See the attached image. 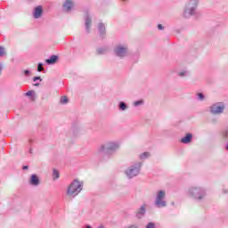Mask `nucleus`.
Returning <instances> with one entry per match:
<instances>
[{
  "label": "nucleus",
  "instance_id": "nucleus-1",
  "mask_svg": "<svg viewBox=\"0 0 228 228\" xmlns=\"http://www.w3.org/2000/svg\"><path fill=\"white\" fill-rule=\"evenodd\" d=\"M81 183L79 181L75 180L73 183L69 186L67 191V195L69 197H76L81 191Z\"/></svg>",
  "mask_w": 228,
  "mask_h": 228
},
{
  "label": "nucleus",
  "instance_id": "nucleus-2",
  "mask_svg": "<svg viewBox=\"0 0 228 228\" xmlns=\"http://www.w3.org/2000/svg\"><path fill=\"white\" fill-rule=\"evenodd\" d=\"M118 147V143L117 142H108L106 145L102 144L99 148V152H104L105 154H109L113 151H117Z\"/></svg>",
  "mask_w": 228,
  "mask_h": 228
},
{
  "label": "nucleus",
  "instance_id": "nucleus-3",
  "mask_svg": "<svg viewBox=\"0 0 228 228\" xmlns=\"http://www.w3.org/2000/svg\"><path fill=\"white\" fill-rule=\"evenodd\" d=\"M163 199H165V191H159L157 192V199L155 201V204L158 208H165V206H167V201L163 200Z\"/></svg>",
  "mask_w": 228,
  "mask_h": 228
},
{
  "label": "nucleus",
  "instance_id": "nucleus-4",
  "mask_svg": "<svg viewBox=\"0 0 228 228\" xmlns=\"http://www.w3.org/2000/svg\"><path fill=\"white\" fill-rule=\"evenodd\" d=\"M189 193L195 199H202V197L206 195L204 190L197 187H191L189 191Z\"/></svg>",
  "mask_w": 228,
  "mask_h": 228
},
{
  "label": "nucleus",
  "instance_id": "nucleus-5",
  "mask_svg": "<svg viewBox=\"0 0 228 228\" xmlns=\"http://www.w3.org/2000/svg\"><path fill=\"white\" fill-rule=\"evenodd\" d=\"M224 109L225 106L224 105V103H216L210 108V111L211 113L216 115L218 113H222Z\"/></svg>",
  "mask_w": 228,
  "mask_h": 228
},
{
  "label": "nucleus",
  "instance_id": "nucleus-6",
  "mask_svg": "<svg viewBox=\"0 0 228 228\" xmlns=\"http://www.w3.org/2000/svg\"><path fill=\"white\" fill-rule=\"evenodd\" d=\"M137 174H140V166L138 167H132L129 170L126 171V175L130 177H135Z\"/></svg>",
  "mask_w": 228,
  "mask_h": 228
},
{
  "label": "nucleus",
  "instance_id": "nucleus-7",
  "mask_svg": "<svg viewBox=\"0 0 228 228\" xmlns=\"http://www.w3.org/2000/svg\"><path fill=\"white\" fill-rule=\"evenodd\" d=\"M115 53L117 56H119L122 58L127 54V48L120 45L117 46L115 49Z\"/></svg>",
  "mask_w": 228,
  "mask_h": 228
},
{
  "label": "nucleus",
  "instance_id": "nucleus-8",
  "mask_svg": "<svg viewBox=\"0 0 228 228\" xmlns=\"http://www.w3.org/2000/svg\"><path fill=\"white\" fill-rule=\"evenodd\" d=\"M29 183L32 186H38L40 184V179L37 175H32Z\"/></svg>",
  "mask_w": 228,
  "mask_h": 228
},
{
  "label": "nucleus",
  "instance_id": "nucleus-9",
  "mask_svg": "<svg viewBox=\"0 0 228 228\" xmlns=\"http://www.w3.org/2000/svg\"><path fill=\"white\" fill-rule=\"evenodd\" d=\"M72 6H73L72 0H67L63 4L64 12H70V10H72Z\"/></svg>",
  "mask_w": 228,
  "mask_h": 228
},
{
  "label": "nucleus",
  "instance_id": "nucleus-10",
  "mask_svg": "<svg viewBox=\"0 0 228 228\" xmlns=\"http://www.w3.org/2000/svg\"><path fill=\"white\" fill-rule=\"evenodd\" d=\"M42 6L39 5L37 7L35 8V12H34V17L35 19H40V17H42Z\"/></svg>",
  "mask_w": 228,
  "mask_h": 228
},
{
  "label": "nucleus",
  "instance_id": "nucleus-11",
  "mask_svg": "<svg viewBox=\"0 0 228 228\" xmlns=\"http://www.w3.org/2000/svg\"><path fill=\"white\" fill-rule=\"evenodd\" d=\"M193 135L191 134H187L183 138L181 139L182 143H190L191 142Z\"/></svg>",
  "mask_w": 228,
  "mask_h": 228
},
{
  "label": "nucleus",
  "instance_id": "nucleus-12",
  "mask_svg": "<svg viewBox=\"0 0 228 228\" xmlns=\"http://www.w3.org/2000/svg\"><path fill=\"white\" fill-rule=\"evenodd\" d=\"M57 60H58V56L52 55L50 59H47L45 61L46 63H48V65H53V63H56Z\"/></svg>",
  "mask_w": 228,
  "mask_h": 228
},
{
  "label": "nucleus",
  "instance_id": "nucleus-13",
  "mask_svg": "<svg viewBox=\"0 0 228 228\" xmlns=\"http://www.w3.org/2000/svg\"><path fill=\"white\" fill-rule=\"evenodd\" d=\"M92 24V19L86 18V28L87 31H90V25Z\"/></svg>",
  "mask_w": 228,
  "mask_h": 228
},
{
  "label": "nucleus",
  "instance_id": "nucleus-14",
  "mask_svg": "<svg viewBox=\"0 0 228 228\" xmlns=\"http://www.w3.org/2000/svg\"><path fill=\"white\" fill-rule=\"evenodd\" d=\"M98 28H99L100 33H102V35L106 33V27H104V24L100 23Z\"/></svg>",
  "mask_w": 228,
  "mask_h": 228
},
{
  "label": "nucleus",
  "instance_id": "nucleus-15",
  "mask_svg": "<svg viewBox=\"0 0 228 228\" xmlns=\"http://www.w3.org/2000/svg\"><path fill=\"white\" fill-rule=\"evenodd\" d=\"M140 215H145V206L141 207L140 210L137 213L138 218H140Z\"/></svg>",
  "mask_w": 228,
  "mask_h": 228
},
{
  "label": "nucleus",
  "instance_id": "nucleus-16",
  "mask_svg": "<svg viewBox=\"0 0 228 228\" xmlns=\"http://www.w3.org/2000/svg\"><path fill=\"white\" fill-rule=\"evenodd\" d=\"M69 102V98L67 96H62L61 98V104H67Z\"/></svg>",
  "mask_w": 228,
  "mask_h": 228
},
{
  "label": "nucleus",
  "instance_id": "nucleus-17",
  "mask_svg": "<svg viewBox=\"0 0 228 228\" xmlns=\"http://www.w3.org/2000/svg\"><path fill=\"white\" fill-rule=\"evenodd\" d=\"M53 179H58L60 177V172H58L56 169H53Z\"/></svg>",
  "mask_w": 228,
  "mask_h": 228
},
{
  "label": "nucleus",
  "instance_id": "nucleus-18",
  "mask_svg": "<svg viewBox=\"0 0 228 228\" xmlns=\"http://www.w3.org/2000/svg\"><path fill=\"white\" fill-rule=\"evenodd\" d=\"M149 156H151V154L149 152H144L140 155V158H141V159H145V158H149Z\"/></svg>",
  "mask_w": 228,
  "mask_h": 228
},
{
  "label": "nucleus",
  "instance_id": "nucleus-19",
  "mask_svg": "<svg viewBox=\"0 0 228 228\" xmlns=\"http://www.w3.org/2000/svg\"><path fill=\"white\" fill-rule=\"evenodd\" d=\"M44 70V66L42 63H39L38 66H37V71L38 72H43Z\"/></svg>",
  "mask_w": 228,
  "mask_h": 228
},
{
  "label": "nucleus",
  "instance_id": "nucleus-20",
  "mask_svg": "<svg viewBox=\"0 0 228 228\" xmlns=\"http://www.w3.org/2000/svg\"><path fill=\"white\" fill-rule=\"evenodd\" d=\"M4 54H6V53L4 52V47L0 46V56H4Z\"/></svg>",
  "mask_w": 228,
  "mask_h": 228
},
{
  "label": "nucleus",
  "instance_id": "nucleus-21",
  "mask_svg": "<svg viewBox=\"0 0 228 228\" xmlns=\"http://www.w3.org/2000/svg\"><path fill=\"white\" fill-rule=\"evenodd\" d=\"M119 108H120V110H126L127 108V105H126V103H124V102H121L119 104Z\"/></svg>",
  "mask_w": 228,
  "mask_h": 228
},
{
  "label": "nucleus",
  "instance_id": "nucleus-22",
  "mask_svg": "<svg viewBox=\"0 0 228 228\" xmlns=\"http://www.w3.org/2000/svg\"><path fill=\"white\" fill-rule=\"evenodd\" d=\"M146 228H156V224H154V223H149Z\"/></svg>",
  "mask_w": 228,
  "mask_h": 228
},
{
  "label": "nucleus",
  "instance_id": "nucleus-23",
  "mask_svg": "<svg viewBox=\"0 0 228 228\" xmlns=\"http://www.w3.org/2000/svg\"><path fill=\"white\" fill-rule=\"evenodd\" d=\"M198 97L202 101L204 99V94H202V93H199Z\"/></svg>",
  "mask_w": 228,
  "mask_h": 228
},
{
  "label": "nucleus",
  "instance_id": "nucleus-24",
  "mask_svg": "<svg viewBox=\"0 0 228 228\" xmlns=\"http://www.w3.org/2000/svg\"><path fill=\"white\" fill-rule=\"evenodd\" d=\"M26 95H27L28 97H31V95H33V91H28V92H27V93H26Z\"/></svg>",
  "mask_w": 228,
  "mask_h": 228
},
{
  "label": "nucleus",
  "instance_id": "nucleus-25",
  "mask_svg": "<svg viewBox=\"0 0 228 228\" xmlns=\"http://www.w3.org/2000/svg\"><path fill=\"white\" fill-rule=\"evenodd\" d=\"M143 102L142 101H137L134 102V106H140Z\"/></svg>",
  "mask_w": 228,
  "mask_h": 228
},
{
  "label": "nucleus",
  "instance_id": "nucleus-26",
  "mask_svg": "<svg viewBox=\"0 0 228 228\" xmlns=\"http://www.w3.org/2000/svg\"><path fill=\"white\" fill-rule=\"evenodd\" d=\"M38 79L39 81H42V78H40V77H35L33 81L36 82V81H38Z\"/></svg>",
  "mask_w": 228,
  "mask_h": 228
},
{
  "label": "nucleus",
  "instance_id": "nucleus-27",
  "mask_svg": "<svg viewBox=\"0 0 228 228\" xmlns=\"http://www.w3.org/2000/svg\"><path fill=\"white\" fill-rule=\"evenodd\" d=\"M195 11V9H193V8H191V10H190V15H193V12Z\"/></svg>",
  "mask_w": 228,
  "mask_h": 228
},
{
  "label": "nucleus",
  "instance_id": "nucleus-28",
  "mask_svg": "<svg viewBox=\"0 0 228 228\" xmlns=\"http://www.w3.org/2000/svg\"><path fill=\"white\" fill-rule=\"evenodd\" d=\"M158 28H159V29H163V25L159 24V25H158Z\"/></svg>",
  "mask_w": 228,
  "mask_h": 228
},
{
  "label": "nucleus",
  "instance_id": "nucleus-29",
  "mask_svg": "<svg viewBox=\"0 0 228 228\" xmlns=\"http://www.w3.org/2000/svg\"><path fill=\"white\" fill-rule=\"evenodd\" d=\"M179 76H186V72H181V73H179Z\"/></svg>",
  "mask_w": 228,
  "mask_h": 228
},
{
  "label": "nucleus",
  "instance_id": "nucleus-30",
  "mask_svg": "<svg viewBox=\"0 0 228 228\" xmlns=\"http://www.w3.org/2000/svg\"><path fill=\"white\" fill-rule=\"evenodd\" d=\"M24 74H25L26 76H28V74H29V70H25V71H24Z\"/></svg>",
  "mask_w": 228,
  "mask_h": 228
},
{
  "label": "nucleus",
  "instance_id": "nucleus-31",
  "mask_svg": "<svg viewBox=\"0 0 228 228\" xmlns=\"http://www.w3.org/2000/svg\"><path fill=\"white\" fill-rule=\"evenodd\" d=\"M22 169H23V170H28V166H23V167H22Z\"/></svg>",
  "mask_w": 228,
  "mask_h": 228
},
{
  "label": "nucleus",
  "instance_id": "nucleus-32",
  "mask_svg": "<svg viewBox=\"0 0 228 228\" xmlns=\"http://www.w3.org/2000/svg\"><path fill=\"white\" fill-rule=\"evenodd\" d=\"M1 70H3V68L0 66V74H1Z\"/></svg>",
  "mask_w": 228,
  "mask_h": 228
},
{
  "label": "nucleus",
  "instance_id": "nucleus-33",
  "mask_svg": "<svg viewBox=\"0 0 228 228\" xmlns=\"http://www.w3.org/2000/svg\"><path fill=\"white\" fill-rule=\"evenodd\" d=\"M39 84H35L34 86H38Z\"/></svg>",
  "mask_w": 228,
  "mask_h": 228
},
{
  "label": "nucleus",
  "instance_id": "nucleus-34",
  "mask_svg": "<svg viewBox=\"0 0 228 228\" xmlns=\"http://www.w3.org/2000/svg\"><path fill=\"white\" fill-rule=\"evenodd\" d=\"M87 228H92L91 226H87Z\"/></svg>",
  "mask_w": 228,
  "mask_h": 228
}]
</instances>
